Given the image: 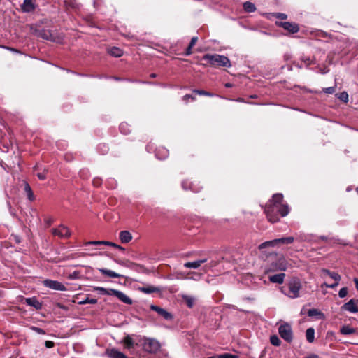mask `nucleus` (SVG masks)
Instances as JSON below:
<instances>
[{
    "label": "nucleus",
    "mask_w": 358,
    "mask_h": 358,
    "mask_svg": "<svg viewBox=\"0 0 358 358\" xmlns=\"http://www.w3.org/2000/svg\"><path fill=\"white\" fill-rule=\"evenodd\" d=\"M105 353L108 358H128L125 354L114 348H108Z\"/></svg>",
    "instance_id": "4468645a"
},
{
    "label": "nucleus",
    "mask_w": 358,
    "mask_h": 358,
    "mask_svg": "<svg viewBox=\"0 0 358 358\" xmlns=\"http://www.w3.org/2000/svg\"><path fill=\"white\" fill-rule=\"evenodd\" d=\"M202 274L199 273H192V275L191 277H187V279H192L194 280H199L201 278Z\"/></svg>",
    "instance_id": "de8ad7c7"
},
{
    "label": "nucleus",
    "mask_w": 358,
    "mask_h": 358,
    "mask_svg": "<svg viewBox=\"0 0 358 358\" xmlns=\"http://www.w3.org/2000/svg\"><path fill=\"white\" fill-rule=\"evenodd\" d=\"M306 338L308 343H313L315 341V329L313 327H310L306 331Z\"/></svg>",
    "instance_id": "cd10ccee"
},
{
    "label": "nucleus",
    "mask_w": 358,
    "mask_h": 358,
    "mask_svg": "<svg viewBox=\"0 0 358 358\" xmlns=\"http://www.w3.org/2000/svg\"><path fill=\"white\" fill-rule=\"evenodd\" d=\"M103 243L102 241H92L85 243V245H100Z\"/></svg>",
    "instance_id": "09e8293b"
},
{
    "label": "nucleus",
    "mask_w": 358,
    "mask_h": 358,
    "mask_svg": "<svg viewBox=\"0 0 358 358\" xmlns=\"http://www.w3.org/2000/svg\"><path fill=\"white\" fill-rule=\"evenodd\" d=\"M31 329L36 333L39 334H45V331L44 329H41V328H39V327H32Z\"/></svg>",
    "instance_id": "603ef678"
},
{
    "label": "nucleus",
    "mask_w": 358,
    "mask_h": 358,
    "mask_svg": "<svg viewBox=\"0 0 358 358\" xmlns=\"http://www.w3.org/2000/svg\"><path fill=\"white\" fill-rule=\"evenodd\" d=\"M353 281L355 282L356 289L358 290V278H354Z\"/></svg>",
    "instance_id": "0e129e2a"
},
{
    "label": "nucleus",
    "mask_w": 358,
    "mask_h": 358,
    "mask_svg": "<svg viewBox=\"0 0 358 358\" xmlns=\"http://www.w3.org/2000/svg\"><path fill=\"white\" fill-rule=\"evenodd\" d=\"M198 41V38L196 36H194L192 38L191 41H190V43H189V45L190 47H194V45L196 44V43Z\"/></svg>",
    "instance_id": "4d7b16f0"
},
{
    "label": "nucleus",
    "mask_w": 358,
    "mask_h": 358,
    "mask_svg": "<svg viewBox=\"0 0 358 358\" xmlns=\"http://www.w3.org/2000/svg\"><path fill=\"white\" fill-rule=\"evenodd\" d=\"M25 303L28 306L35 308L36 310H41L43 307L42 303L36 297L26 298Z\"/></svg>",
    "instance_id": "6ab92c4d"
},
{
    "label": "nucleus",
    "mask_w": 358,
    "mask_h": 358,
    "mask_svg": "<svg viewBox=\"0 0 358 358\" xmlns=\"http://www.w3.org/2000/svg\"><path fill=\"white\" fill-rule=\"evenodd\" d=\"M243 7L244 10L247 13H252L256 10L255 4L250 1H245L243 3Z\"/></svg>",
    "instance_id": "7c9ffc66"
},
{
    "label": "nucleus",
    "mask_w": 358,
    "mask_h": 358,
    "mask_svg": "<svg viewBox=\"0 0 358 358\" xmlns=\"http://www.w3.org/2000/svg\"><path fill=\"white\" fill-rule=\"evenodd\" d=\"M13 241L16 243H20L21 242V238L17 235H12Z\"/></svg>",
    "instance_id": "052dcab7"
},
{
    "label": "nucleus",
    "mask_w": 358,
    "mask_h": 358,
    "mask_svg": "<svg viewBox=\"0 0 358 358\" xmlns=\"http://www.w3.org/2000/svg\"><path fill=\"white\" fill-rule=\"evenodd\" d=\"M141 345L143 349L145 352L151 354L157 353L160 348L159 343L157 340L152 338H143Z\"/></svg>",
    "instance_id": "39448f33"
},
{
    "label": "nucleus",
    "mask_w": 358,
    "mask_h": 358,
    "mask_svg": "<svg viewBox=\"0 0 358 358\" xmlns=\"http://www.w3.org/2000/svg\"><path fill=\"white\" fill-rule=\"evenodd\" d=\"M339 284V282H336L335 281L334 283L333 284H331V285H329L327 283H324V285L326 287H329V288H335L336 287H337Z\"/></svg>",
    "instance_id": "5fc2aeb1"
},
{
    "label": "nucleus",
    "mask_w": 358,
    "mask_h": 358,
    "mask_svg": "<svg viewBox=\"0 0 358 358\" xmlns=\"http://www.w3.org/2000/svg\"><path fill=\"white\" fill-rule=\"evenodd\" d=\"M36 35L38 37H40L43 39H45L56 43H61L63 39L62 36L53 34L51 31L46 29H41L37 31Z\"/></svg>",
    "instance_id": "0eeeda50"
},
{
    "label": "nucleus",
    "mask_w": 358,
    "mask_h": 358,
    "mask_svg": "<svg viewBox=\"0 0 358 358\" xmlns=\"http://www.w3.org/2000/svg\"><path fill=\"white\" fill-rule=\"evenodd\" d=\"M169 155V150L164 148H159L155 152V156L159 159H164Z\"/></svg>",
    "instance_id": "bb28decb"
},
{
    "label": "nucleus",
    "mask_w": 358,
    "mask_h": 358,
    "mask_svg": "<svg viewBox=\"0 0 358 358\" xmlns=\"http://www.w3.org/2000/svg\"><path fill=\"white\" fill-rule=\"evenodd\" d=\"M119 238L122 243H127L132 239L131 234L128 231H122Z\"/></svg>",
    "instance_id": "4be33fe9"
},
{
    "label": "nucleus",
    "mask_w": 358,
    "mask_h": 358,
    "mask_svg": "<svg viewBox=\"0 0 358 358\" xmlns=\"http://www.w3.org/2000/svg\"><path fill=\"white\" fill-rule=\"evenodd\" d=\"M37 177L38 178L39 180H43L46 178V174L45 172L38 173Z\"/></svg>",
    "instance_id": "6e6d98bb"
},
{
    "label": "nucleus",
    "mask_w": 358,
    "mask_h": 358,
    "mask_svg": "<svg viewBox=\"0 0 358 358\" xmlns=\"http://www.w3.org/2000/svg\"><path fill=\"white\" fill-rule=\"evenodd\" d=\"M192 47H190V45H189L188 47L185 50V55L187 56V55H191L192 53Z\"/></svg>",
    "instance_id": "680f3d73"
},
{
    "label": "nucleus",
    "mask_w": 358,
    "mask_h": 358,
    "mask_svg": "<svg viewBox=\"0 0 358 358\" xmlns=\"http://www.w3.org/2000/svg\"><path fill=\"white\" fill-rule=\"evenodd\" d=\"M182 297L188 308H192L194 306L195 302L194 297L187 295H182Z\"/></svg>",
    "instance_id": "2f4dec72"
},
{
    "label": "nucleus",
    "mask_w": 358,
    "mask_h": 358,
    "mask_svg": "<svg viewBox=\"0 0 358 358\" xmlns=\"http://www.w3.org/2000/svg\"><path fill=\"white\" fill-rule=\"evenodd\" d=\"M202 60L213 66H231L230 60L227 57L217 54H206L203 56Z\"/></svg>",
    "instance_id": "7ed1b4c3"
},
{
    "label": "nucleus",
    "mask_w": 358,
    "mask_h": 358,
    "mask_svg": "<svg viewBox=\"0 0 358 358\" xmlns=\"http://www.w3.org/2000/svg\"><path fill=\"white\" fill-rule=\"evenodd\" d=\"M97 303V299L95 298H90L89 296H87L85 299L83 301H80L78 303L80 305H84L86 303H91V304H96Z\"/></svg>",
    "instance_id": "f704fd0d"
},
{
    "label": "nucleus",
    "mask_w": 358,
    "mask_h": 358,
    "mask_svg": "<svg viewBox=\"0 0 358 358\" xmlns=\"http://www.w3.org/2000/svg\"><path fill=\"white\" fill-rule=\"evenodd\" d=\"M273 16H274L277 19L280 20H286L287 18V15L282 13H273Z\"/></svg>",
    "instance_id": "a18cd8bd"
},
{
    "label": "nucleus",
    "mask_w": 358,
    "mask_h": 358,
    "mask_svg": "<svg viewBox=\"0 0 358 358\" xmlns=\"http://www.w3.org/2000/svg\"><path fill=\"white\" fill-rule=\"evenodd\" d=\"M301 281L297 278H292L288 283L281 288L283 294L292 299L299 297V291L301 289Z\"/></svg>",
    "instance_id": "f03ea898"
},
{
    "label": "nucleus",
    "mask_w": 358,
    "mask_h": 358,
    "mask_svg": "<svg viewBox=\"0 0 358 358\" xmlns=\"http://www.w3.org/2000/svg\"><path fill=\"white\" fill-rule=\"evenodd\" d=\"M285 278V273H280L278 274L270 275L268 277V279H269L270 282H271L273 283H277V284L280 285V284L283 283Z\"/></svg>",
    "instance_id": "aec40b11"
},
{
    "label": "nucleus",
    "mask_w": 358,
    "mask_h": 358,
    "mask_svg": "<svg viewBox=\"0 0 358 358\" xmlns=\"http://www.w3.org/2000/svg\"><path fill=\"white\" fill-rule=\"evenodd\" d=\"M238 356L236 355H233V354L227 353V352H225V353H223L221 355H217V358H238Z\"/></svg>",
    "instance_id": "37998d69"
},
{
    "label": "nucleus",
    "mask_w": 358,
    "mask_h": 358,
    "mask_svg": "<svg viewBox=\"0 0 358 358\" xmlns=\"http://www.w3.org/2000/svg\"><path fill=\"white\" fill-rule=\"evenodd\" d=\"M1 47L3 48H6V49H7V50H10V51H11L13 52H15V53H19L20 52L19 50H17L15 48H11V47H8V46H1Z\"/></svg>",
    "instance_id": "bf43d9fd"
},
{
    "label": "nucleus",
    "mask_w": 358,
    "mask_h": 358,
    "mask_svg": "<svg viewBox=\"0 0 358 358\" xmlns=\"http://www.w3.org/2000/svg\"><path fill=\"white\" fill-rule=\"evenodd\" d=\"M99 272H101L103 275L108 276L109 278H121L122 275L119 273H117L113 271L106 269V268H99Z\"/></svg>",
    "instance_id": "393cba45"
},
{
    "label": "nucleus",
    "mask_w": 358,
    "mask_h": 358,
    "mask_svg": "<svg viewBox=\"0 0 358 358\" xmlns=\"http://www.w3.org/2000/svg\"><path fill=\"white\" fill-rule=\"evenodd\" d=\"M110 294L111 296L117 297L120 301L127 305H131L133 303L132 300L121 291L110 289Z\"/></svg>",
    "instance_id": "ddd939ff"
},
{
    "label": "nucleus",
    "mask_w": 358,
    "mask_h": 358,
    "mask_svg": "<svg viewBox=\"0 0 358 358\" xmlns=\"http://www.w3.org/2000/svg\"><path fill=\"white\" fill-rule=\"evenodd\" d=\"M81 278L80 272L78 271H75L73 273H70L67 278L69 280H76L80 279Z\"/></svg>",
    "instance_id": "ea45409f"
},
{
    "label": "nucleus",
    "mask_w": 358,
    "mask_h": 358,
    "mask_svg": "<svg viewBox=\"0 0 358 358\" xmlns=\"http://www.w3.org/2000/svg\"><path fill=\"white\" fill-rule=\"evenodd\" d=\"M305 358H319V357L317 355L312 354Z\"/></svg>",
    "instance_id": "69168bd1"
},
{
    "label": "nucleus",
    "mask_w": 358,
    "mask_h": 358,
    "mask_svg": "<svg viewBox=\"0 0 358 358\" xmlns=\"http://www.w3.org/2000/svg\"><path fill=\"white\" fill-rule=\"evenodd\" d=\"M108 146L106 144H99L98 145V150L102 154L105 155L108 152Z\"/></svg>",
    "instance_id": "a19ab883"
},
{
    "label": "nucleus",
    "mask_w": 358,
    "mask_h": 358,
    "mask_svg": "<svg viewBox=\"0 0 358 358\" xmlns=\"http://www.w3.org/2000/svg\"><path fill=\"white\" fill-rule=\"evenodd\" d=\"M189 99H191L192 101H194L196 99V97L192 96V94H185L182 97V100L185 102H187Z\"/></svg>",
    "instance_id": "8fccbe9b"
},
{
    "label": "nucleus",
    "mask_w": 358,
    "mask_h": 358,
    "mask_svg": "<svg viewBox=\"0 0 358 358\" xmlns=\"http://www.w3.org/2000/svg\"><path fill=\"white\" fill-rule=\"evenodd\" d=\"M338 98L344 103L348 101V94L346 92H342L338 94Z\"/></svg>",
    "instance_id": "79ce46f5"
},
{
    "label": "nucleus",
    "mask_w": 358,
    "mask_h": 358,
    "mask_svg": "<svg viewBox=\"0 0 358 358\" xmlns=\"http://www.w3.org/2000/svg\"><path fill=\"white\" fill-rule=\"evenodd\" d=\"M301 60L307 64V66L310 65L311 64H315V58L303 57Z\"/></svg>",
    "instance_id": "c03bdc74"
},
{
    "label": "nucleus",
    "mask_w": 358,
    "mask_h": 358,
    "mask_svg": "<svg viewBox=\"0 0 358 358\" xmlns=\"http://www.w3.org/2000/svg\"><path fill=\"white\" fill-rule=\"evenodd\" d=\"M283 195L280 193L275 194L271 200L268 201L267 204H273L277 206H288L287 203H282Z\"/></svg>",
    "instance_id": "f3484780"
},
{
    "label": "nucleus",
    "mask_w": 358,
    "mask_h": 358,
    "mask_svg": "<svg viewBox=\"0 0 358 358\" xmlns=\"http://www.w3.org/2000/svg\"><path fill=\"white\" fill-rule=\"evenodd\" d=\"M103 243H102V245H110V246H112V247H114V246H117V244L113 243V242H110V241H102Z\"/></svg>",
    "instance_id": "e2e57ef3"
},
{
    "label": "nucleus",
    "mask_w": 358,
    "mask_h": 358,
    "mask_svg": "<svg viewBox=\"0 0 358 358\" xmlns=\"http://www.w3.org/2000/svg\"><path fill=\"white\" fill-rule=\"evenodd\" d=\"M348 288L347 287H343L340 289L338 292V296L340 298H344L348 294Z\"/></svg>",
    "instance_id": "49530a36"
},
{
    "label": "nucleus",
    "mask_w": 358,
    "mask_h": 358,
    "mask_svg": "<svg viewBox=\"0 0 358 358\" xmlns=\"http://www.w3.org/2000/svg\"><path fill=\"white\" fill-rule=\"evenodd\" d=\"M138 290L144 293V294H152V293H159L161 294L162 293V288L161 287H155V286H152V285H148V286H145V287H140L138 288Z\"/></svg>",
    "instance_id": "dca6fc26"
},
{
    "label": "nucleus",
    "mask_w": 358,
    "mask_h": 358,
    "mask_svg": "<svg viewBox=\"0 0 358 358\" xmlns=\"http://www.w3.org/2000/svg\"><path fill=\"white\" fill-rule=\"evenodd\" d=\"M94 290L99 291L101 294L111 296L110 289H106L104 287H96Z\"/></svg>",
    "instance_id": "4c0bfd02"
},
{
    "label": "nucleus",
    "mask_w": 358,
    "mask_h": 358,
    "mask_svg": "<svg viewBox=\"0 0 358 358\" xmlns=\"http://www.w3.org/2000/svg\"><path fill=\"white\" fill-rule=\"evenodd\" d=\"M51 232L53 236L61 238H68L71 236L70 229L63 224H60L57 228L52 229Z\"/></svg>",
    "instance_id": "1a4fd4ad"
},
{
    "label": "nucleus",
    "mask_w": 358,
    "mask_h": 358,
    "mask_svg": "<svg viewBox=\"0 0 358 358\" xmlns=\"http://www.w3.org/2000/svg\"><path fill=\"white\" fill-rule=\"evenodd\" d=\"M294 238L292 236L289 237H282L280 238H276L271 241H265L261 243L258 248L259 250H263L266 248H274L278 246L280 244H291L294 242Z\"/></svg>",
    "instance_id": "20e7f679"
},
{
    "label": "nucleus",
    "mask_w": 358,
    "mask_h": 358,
    "mask_svg": "<svg viewBox=\"0 0 358 358\" xmlns=\"http://www.w3.org/2000/svg\"><path fill=\"white\" fill-rule=\"evenodd\" d=\"M150 309L152 310L157 312L160 316L164 317L165 320H170L173 318V315L170 313L167 312L166 310L159 306L151 305Z\"/></svg>",
    "instance_id": "2eb2a0df"
},
{
    "label": "nucleus",
    "mask_w": 358,
    "mask_h": 358,
    "mask_svg": "<svg viewBox=\"0 0 358 358\" xmlns=\"http://www.w3.org/2000/svg\"><path fill=\"white\" fill-rule=\"evenodd\" d=\"M21 9L24 13H30L34 10L35 4L33 0H24Z\"/></svg>",
    "instance_id": "a211bd4d"
},
{
    "label": "nucleus",
    "mask_w": 358,
    "mask_h": 358,
    "mask_svg": "<svg viewBox=\"0 0 358 358\" xmlns=\"http://www.w3.org/2000/svg\"><path fill=\"white\" fill-rule=\"evenodd\" d=\"M236 101H238V102H245L244 99L243 98H241V97L236 99Z\"/></svg>",
    "instance_id": "774afa93"
},
{
    "label": "nucleus",
    "mask_w": 358,
    "mask_h": 358,
    "mask_svg": "<svg viewBox=\"0 0 358 358\" xmlns=\"http://www.w3.org/2000/svg\"><path fill=\"white\" fill-rule=\"evenodd\" d=\"M308 315L309 317H315V316H323V313H321L319 310L316 308H311L308 310Z\"/></svg>",
    "instance_id": "72a5a7b5"
},
{
    "label": "nucleus",
    "mask_w": 358,
    "mask_h": 358,
    "mask_svg": "<svg viewBox=\"0 0 358 358\" xmlns=\"http://www.w3.org/2000/svg\"><path fill=\"white\" fill-rule=\"evenodd\" d=\"M278 333L280 337L287 343L293 341V332L292 327L288 323L281 324L278 328Z\"/></svg>",
    "instance_id": "423d86ee"
},
{
    "label": "nucleus",
    "mask_w": 358,
    "mask_h": 358,
    "mask_svg": "<svg viewBox=\"0 0 358 358\" xmlns=\"http://www.w3.org/2000/svg\"><path fill=\"white\" fill-rule=\"evenodd\" d=\"M340 332L343 335H350L357 332V329L350 327L349 325H343L340 329Z\"/></svg>",
    "instance_id": "a878e982"
},
{
    "label": "nucleus",
    "mask_w": 358,
    "mask_h": 358,
    "mask_svg": "<svg viewBox=\"0 0 358 358\" xmlns=\"http://www.w3.org/2000/svg\"><path fill=\"white\" fill-rule=\"evenodd\" d=\"M207 261L206 259H201L194 262H188L184 264V267L187 268H198L202 264Z\"/></svg>",
    "instance_id": "412c9836"
},
{
    "label": "nucleus",
    "mask_w": 358,
    "mask_h": 358,
    "mask_svg": "<svg viewBox=\"0 0 358 358\" xmlns=\"http://www.w3.org/2000/svg\"><path fill=\"white\" fill-rule=\"evenodd\" d=\"M43 285L46 287L57 291H66V287L60 282L47 279L43 281Z\"/></svg>",
    "instance_id": "9d476101"
},
{
    "label": "nucleus",
    "mask_w": 358,
    "mask_h": 358,
    "mask_svg": "<svg viewBox=\"0 0 358 358\" xmlns=\"http://www.w3.org/2000/svg\"><path fill=\"white\" fill-rule=\"evenodd\" d=\"M54 345H55L54 342H52L51 341H46L45 343V345L48 348H52L54 346Z\"/></svg>",
    "instance_id": "13d9d810"
},
{
    "label": "nucleus",
    "mask_w": 358,
    "mask_h": 358,
    "mask_svg": "<svg viewBox=\"0 0 358 358\" xmlns=\"http://www.w3.org/2000/svg\"><path fill=\"white\" fill-rule=\"evenodd\" d=\"M182 187L185 190L190 189V190H192V192H199L200 189H201V187H194L193 183L192 182L189 181V180H184V181H182Z\"/></svg>",
    "instance_id": "5701e85b"
},
{
    "label": "nucleus",
    "mask_w": 358,
    "mask_h": 358,
    "mask_svg": "<svg viewBox=\"0 0 358 358\" xmlns=\"http://www.w3.org/2000/svg\"><path fill=\"white\" fill-rule=\"evenodd\" d=\"M24 192L27 194V199L31 201H34V193L31 190L30 185L27 182H24Z\"/></svg>",
    "instance_id": "c756f323"
},
{
    "label": "nucleus",
    "mask_w": 358,
    "mask_h": 358,
    "mask_svg": "<svg viewBox=\"0 0 358 358\" xmlns=\"http://www.w3.org/2000/svg\"><path fill=\"white\" fill-rule=\"evenodd\" d=\"M112 79L116 80V81H120V80H122L123 79L120 78V77H117V76H112L111 77Z\"/></svg>",
    "instance_id": "338daca9"
},
{
    "label": "nucleus",
    "mask_w": 358,
    "mask_h": 358,
    "mask_svg": "<svg viewBox=\"0 0 358 358\" xmlns=\"http://www.w3.org/2000/svg\"><path fill=\"white\" fill-rule=\"evenodd\" d=\"M287 268V262L282 257L279 258L276 262H272L269 268L266 269V272H275L278 271H285Z\"/></svg>",
    "instance_id": "6e6552de"
},
{
    "label": "nucleus",
    "mask_w": 358,
    "mask_h": 358,
    "mask_svg": "<svg viewBox=\"0 0 358 358\" xmlns=\"http://www.w3.org/2000/svg\"><path fill=\"white\" fill-rule=\"evenodd\" d=\"M123 344L125 348L128 350L133 349L134 348L135 341L132 337L129 335L126 336L123 339Z\"/></svg>",
    "instance_id": "b1692460"
},
{
    "label": "nucleus",
    "mask_w": 358,
    "mask_h": 358,
    "mask_svg": "<svg viewBox=\"0 0 358 358\" xmlns=\"http://www.w3.org/2000/svg\"><path fill=\"white\" fill-rule=\"evenodd\" d=\"M323 91L327 94H333L335 92V87H329L327 88H324Z\"/></svg>",
    "instance_id": "864d4df0"
},
{
    "label": "nucleus",
    "mask_w": 358,
    "mask_h": 358,
    "mask_svg": "<svg viewBox=\"0 0 358 358\" xmlns=\"http://www.w3.org/2000/svg\"><path fill=\"white\" fill-rule=\"evenodd\" d=\"M322 273L324 274L329 275L330 278H331L336 282H340V280L341 279V275L336 272H332L327 269H323Z\"/></svg>",
    "instance_id": "c85d7f7f"
},
{
    "label": "nucleus",
    "mask_w": 358,
    "mask_h": 358,
    "mask_svg": "<svg viewBox=\"0 0 358 358\" xmlns=\"http://www.w3.org/2000/svg\"><path fill=\"white\" fill-rule=\"evenodd\" d=\"M108 52L110 55L114 56L115 57H120L122 55V50L117 47H113L108 50Z\"/></svg>",
    "instance_id": "473e14b6"
},
{
    "label": "nucleus",
    "mask_w": 358,
    "mask_h": 358,
    "mask_svg": "<svg viewBox=\"0 0 358 358\" xmlns=\"http://www.w3.org/2000/svg\"><path fill=\"white\" fill-rule=\"evenodd\" d=\"M341 309L352 313H358V299H352L341 306Z\"/></svg>",
    "instance_id": "f8f14e48"
},
{
    "label": "nucleus",
    "mask_w": 358,
    "mask_h": 358,
    "mask_svg": "<svg viewBox=\"0 0 358 358\" xmlns=\"http://www.w3.org/2000/svg\"><path fill=\"white\" fill-rule=\"evenodd\" d=\"M264 212L268 220L271 223L278 222L280 217H285L289 212L288 206L266 204Z\"/></svg>",
    "instance_id": "f257e3e1"
},
{
    "label": "nucleus",
    "mask_w": 358,
    "mask_h": 358,
    "mask_svg": "<svg viewBox=\"0 0 358 358\" xmlns=\"http://www.w3.org/2000/svg\"><path fill=\"white\" fill-rule=\"evenodd\" d=\"M270 342L273 345L280 346L281 344V341L276 335H272L270 337Z\"/></svg>",
    "instance_id": "c9c22d12"
},
{
    "label": "nucleus",
    "mask_w": 358,
    "mask_h": 358,
    "mask_svg": "<svg viewBox=\"0 0 358 358\" xmlns=\"http://www.w3.org/2000/svg\"><path fill=\"white\" fill-rule=\"evenodd\" d=\"M92 183H93L94 186L99 187L102 183V180L99 178H95L93 179Z\"/></svg>",
    "instance_id": "3c124183"
},
{
    "label": "nucleus",
    "mask_w": 358,
    "mask_h": 358,
    "mask_svg": "<svg viewBox=\"0 0 358 358\" xmlns=\"http://www.w3.org/2000/svg\"><path fill=\"white\" fill-rule=\"evenodd\" d=\"M120 130L122 134H128L130 132V129L129 128V126L127 123H121L120 125Z\"/></svg>",
    "instance_id": "e433bc0d"
},
{
    "label": "nucleus",
    "mask_w": 358,
    "mask_h": 358,
    "mask_svg": "<svg viewBox=\"0 0 358 358\" xmlns=\"http://www.w3.org/2000/svg\"><path fill=\"white\" fill-rule=\"evenodd\" d=\"M193 92L196 94H199V95H203V96H214V94L213 93L203 90H194Z\"/></svg>",
    "instance_id": "58836bf2"
},
{
    "label": "nucleus",
    "mask_w": 358,
    "mask_h": 358,
    "mask_svg": "<svg viewBox=\"0 0 358 358\" xmlns=\"http://www.w3.org/2000/svg\"><path fill=\"white\" fill-rule=\"evenodd\" d=\"M278 27H282L285 30L287 31L289 34H296L299 31L298 24L289 22H276Z\"/></svg>",
    "instance_id": "9b49d317"
}]
</instances>
